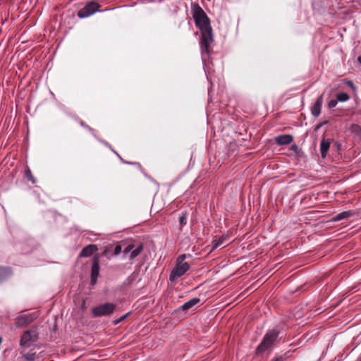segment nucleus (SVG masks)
<instances>
[{
  "label": "nucleus",
  "mask_w": 361,
  "mask_h": 361,
  "mask_svg": "<svg viewBox=\"0 0 361 361\" xmlns=\"http://www.w3.org/2000/svg\"><path fill=\"white\" fill-rule=\"evenodd\" d=\"M192 9L195 25L199 27L202 34L200 41L202 51L209 53V46L213 42V33L210 20L197 4H193Z\"/></svg>",
  "instance_id": "1"
},
{
  "label": "nucleus",
  "mask_w": 361,
  "mask_h": 361,
  "mask_svg": "<svg viewBox=\"0 0 361 361\" xmlns=\"http://www.w3.org/2000/svg\"><path fill=\"white\" fill-rule=\"evenodd\" d=\"M357 61H358L359 63H361V55L360 56H358Z\"/></svg>",
  "instance_id": "31"
},
{
  "label": "nucleus",
  "mask_w": 361,
  "mask_h": 361,
  "mask_svg": "<svg viewBox=\"0 0 361 361\" xmlns=\"http://www.w3.org/2000/svg\"><path fill=\"white\" fill-rule=\"evenodd\" d=\"M352 133H355L356 135L361 134V126L357 124H352L350 128Z\"/></svg>",
  "instance_id": "21"
},
{
  "label": "nucleus",
  "mask_w": 361,
  "mask_h": 361,
  "mask_svg": "<svg viewBox=\"0 0 361 361\" xmlns=\"http://www.w3.org/2000/svg\"><path fill=\"white\" fill-rule=\"evenodd\" d=\"M23 357L28 361H33L37 357V355H36L35 352L31 351V352L23 354Z\"/></svg>",
  "instance_id": "20"
},
{
  "label": "nucleus",
  "mask_w": 361,
  "mask_h": 361,
  "mask_svg": "<svg viewBox=\"0 0 361 361\" xmlns=\"http://www.w3.org/2000/svg\"><path fill=\"white\" fill-rule=\"evenodd\" d=\"M34 319L32 314H23L16 319L15 324L18 328H22L32 323Z\"/></svg>",
  "instance_id": "9"
},
{
  "label": "nucleus",
  "mask_w": 361,
  "mask_h": 361,
  "mask_svg": "<svg viewBox=\"0 0 361 361\" xmlns=\"http://www.w3.org/2000/svg\"><path fill=\"white\" fill-rule=\"evenodd\" d=\"M116 305L114 303H104L97 306L92 309V314L94 317H102L109 315L114 312L116 309Z\"/></svg>",
  "instance_id": "6"
},
{
  "label": "nucleus",
  "mask_w": 361,
  "mask_h": 361,
  "mask_svg": "<svg viewBox=\"0 0 361 361\" xmlns=\"http://www.w3.org/2000/svg\"><path fill=\"white\" fill-rule=\"evenodd\" d=\"M122 251V247L121 245H116L115 248H114V255H118V254H120Z\"/></svg>",
  "instance_id": "23"
},
{
  "label": "nucleus",
  "mask_w": 361,
  "mask_h": 361,
  "mask_svg": "<svg viewBox=\"0 0 361 361\" xmlns=\"http://www.w3.org/2000/svg\"><path fill=\"white\" fill-rule=\"evenodd\" d=\"M97 250V247L96 245H89L83 247L80 253V257H87L91 256L94 252Z\"/></svg>",
  "instance_id": "11"
},
{
  "label": "nucleus",
  "mask_w": 361,
  "mask_h": 361,
  "mask_svg": "<svg viewBox=\"0 0 361 361\" xmlns=\"http://www.w3.org/2000/svg\"><path fill=\"white\" fill-rule=\"evenodd\" d=\"M185 258L186 255L184 254L178 257L176 264L169 276V279L172 283H176L178 279L190 269V266L185 262Z\"/></svg>",
  "instance_id": "3"
},
{
  "label": "nucleus",
  "mask_w": 361,
  "mask_h": 361,
  "mask_svg": "<svg viewBox=\"0 0 361 361\" xmlns=\"http://www.w3.org/2000/svg\"><path fill=\"white\" fill-rule=\"evenodd\" d=\"M280 331L277 329L269 330L263 337L262 342L255 350L257 355H262L266 351H271L272 347L277 341Z\"/></svg>",
  "instance_id": "2"
},
{
  "label": "nucleus",
  "mask_w": 361,
  "mask_h": 361,
  "mask_svg": "<svg viewBox=\"0 0 361 361\" xmlns=\"http://www.w3.org/2000/svg\"><path fill=\"white\" fill-rule=\"evenodd\" d=\"M128 314H129V313H128V314H125V315H123V316L121 317L118 320H116V321H115V324H118L119 322H121L123 321V320L127 317V316H128Z\"/></svg>",
  "instance_id": "25"
},
{
  "label": "nucleus",
  "mask_w": 361,
  "mask_h": 361,
  "mask_svg": "<svg viewBox=\"0 0 361 361\" xmlns=\"http://www.w3.org/2000/svg\"><path fill=\"white\" fill-rule=\"evenodd\" d=\"M101 5L94 1L87 2L85 6L78 12V16L80 18H87L97 11H100Z\"/></svg>",
  "instance_id": "5"
},
{
  "label": "nucleus",
  "mask_w": 361,
  "mask_h": 361,
  "mask_svg": "<svg viewBox=\"0 0 361 361\" xmlns=\"http://www.w3.org/2000/svg\"><path fill=\"white\" fill-rule=\"evenodd\" d=\"M26 176L30 180H31L32 183H35V180L33 179L31 171L30 170L26 171Z\"/></svg>",
  "instance_id": "24"
},
{
  "label": "nucleus",
  "mask_w": 361,
  "mask_h": 361,
  "mask_svg": "<svg viewBox=\"0 0 361 361\" xmlns=\"http://www.w3.org/2000/svg\"><path fill=\"white\" fill-rule=\"evenodd\" d=\"M354 214V212L351 210L343 212L341 213L338 214L333 218V221H338L344 219H348L352 216Z\"/></svg>",
  "instance_id": "15"
},
{
  "label": "nucleus",
  "mask_w": 361,
  "mask_h": 361,
  "mask_svg": "<svg viewBox=\"0 0 361 361\" xmlns=\"http://www.w3.org/2000/svg\"><path fill=\"white\" fill-rule=\"evenodd\" d=\"M38 339V331L37 328L32 327L25 331L21 336L20 345L24 348L30 347L32 343L36 342Z\"/></svg>",
  "instance_id": "4"
},
{
  "label": "nucleus",
  "mask_w": 361,
  "mask_h": 361,
  "mask_svg": "<svg viewBox=\"0 0 361 361\" xmlns=\"http://www.w3.org/2000/svg\"><path fill=\"white\" fill-rule=\"evenodd\" d=\"M298 146L296 145H293L292 147H291V149L294 151H296L298 149Z\"/></svg>",
  "instance_id": "28"
},
{
  "label": "nucleus",
  "mask_w": 361,
  "mask_h": 361,
  "mask_svg": "<svg viewBox=\"0 0 361 361\" xmlns=\"http://www.w3.org/2000/svg\"><path fill=\"white\" fill-rule=\"evenodd\" d=\"M11 274L12 271L10 268L0 267V282L7 279Z\"/></svg>",
  "instance_id": "16"
},
{
  "label": "nucleus",
  "mask_w": 361,
  "mask_h": 361,
  "mask_svg": "<svg viewBox=\"0 0 361 361\" xmlns=\"http://www.w3.org/2000/svg\"><path fill=\"white\" fill-rule=\"evenodd\" d=\"M81 125H82V126H84L85 128H86L89 129L90 130L93 131V129H92L90 126H87V125H85L82 122H81Z\"/></svg>",
  "instance_id": "26"
},
{
  "label": "nucleus",
  "mask_w": 361,
  "mask_h": 361,
  "mask_svg": "<svg viewBox=\"0 0 361 361\" xmlns=\"http://www.w3.org/2000/svg\"><path fill=\"white\" fill-rule=\"evenodd\" d=\"M188 213L183 212L179 218L180 230L187 224Z\"/></svg>",
  "instance_id": "17"
},
{
  "label": "nucleus",
  "mask_w": 361,
  "mask_h": 361,
  "mask_svg": "<svg viewBox=\"0 0 361 361\" xmlns=\"http://www.w3.org/2000/svg\"><path fill=\"white\" fill-rule=\"evenodd\" d=\"M350 99V96L345 92H340L336 94V99L339 102H344Z\"/></svg>",
  "instance_id": "18"
},
{
  "label": "nucleus",
  "mask_w": 361,
  "mask_h": 361,
  "mask_svg": "<svg viewBox=\"0 0 361 361\" xmlns=\"http://www.w3.org/2000/svg\"><path fill=\"white\" fill-rule=\"evenodd\" d=\"M99 257L94 255L92 258V266L91 270V284L94 286L97 280L99 274Z\"/></svg>",
  "instance_id": "8"
},
{
  "label": "nucleus",
  "mask_w": 361,
  "mask_h": 361,
  "mask_svg": "<svg viewBox=\"0 0 361 361\" xmlns=\"http://www.w3.org/2000/svg\"><path fill=\"white\" fill-rule=\"evenodd\" d=\"M293 140V136L290 135H282L276 137L275 141L278 145H285L291 143Z\"/></svg>",
  "instance_id": "12"
},
{
  "label": "nucleus",
  "mask_w": 361,
  "mask_h": 361,
  "mask_svg": "<svg viewBox=\"0 0 361 361\" xmlns=\"http://www.w3.org/2000/svg\"><path fill=\"white\" fill-rule=\"evenodd\" d=\"M109 251V249H106V250L102 252V255L103 256H106V255H107V254H108Z\"/></svg>",
  "instance_id": "27"
},
{
  "label": "nucleus",
  "mask_w": 361,
  "mask_h": 361,
  "mask_svg": "<svg viewBox=\"0 0 361 361\" xmlns=\"http://www.w3.org/2000/svg\"><path fill=\"white\" fill-rule=\"evenodd\" d=\"M348 83L349 86H350L351 87H353V83L351 81H349Z\"/></svg>",
  "instance_id": "30"
},
{
  "label": "nucleus",
  "mask_w": 361,
  "mask_h": 361,
  "mask_svg": "<svg viewBox=\"0 0 361 361\" xmlns=\"http://www.w3.org/2000/svg\"><path fill=\"white\" fill-rule=\"evenodd\" d=\"M200 302V298H192L191 300H190L189 301L185 302L181 307H180V309L183 310V311H188V310H190V308H192V307H194L195 305H196L197 304H198L199 302Z\"/></svg>",
  "instance_id": "14"
},
{
  "label": "nucleus",
  "mask_w": 361,
  "mask_h": 361,
  "mask_svg": "<svg viewBox=\"0 0 361 361\" xmlns=\"http://www.w3.org/2000/svg\"><path fill=\"white\" fill-rule=\"evenodd\" d=\"M323 96L322 94L315 101L314 105L311 108V113L314 117H317L321 114L322 106L323 103Z\"/></svg>",
  "instance_id": "10"
},
{
  "label": "nucleus",
  "mask_w": 361,
  "mask_h": 361,
  "mask_svg": "<svg viewBox=\"0 0 361 361\" xmlns=\"http://www.w3.org/2000/svg\"><path fill=\"white\" fill-rule=\"evenodd\" d=\"M272 361H283V358L282 357H277V358L273 360Z\"/></svg>",
  "instance_id": "29"
},
{
  "label": "nucleus",
  "mask_w": 361,
  "mask_h": 361,
  "mask_svg": "<svg viewBox=\"0 0 361 361\" xmlns=\"http://www.w3.org/2000/svg\"><path fill=\"white\" fill-rule=\"evenodd\" d=\"M143 249L144 245L142 243H139L137 245H135V244H129L123 250V252L124 254L130 252V258L133 259L142 252Z\"/></svg>",
  "instance_id": "7"
},
{
  "label": "nucleus",
  "mask_w": 361,
  "mask_h": 361,
  "mask_svg": "<svg viewBox=\"0 0 361 361\" xmlns=\"http://www.w3.org/2000/svg\"><path fill=\"white\" fill-rule=\"evenodd\" d=\"M331 145L330 139L323 138L320 143V152L322 158H325Z\"/></svg>",
  "instance_id": "13"
},
{
  "label": "nucleus",
  "mask_w": 361,
  "mask_h": 361,
  "mask_svg": "<svg viewBox=\"0 0 361 361\" xmlns=\"http://www.w3.org/2000/svg\"><path fill=\"white\" fill-rule=\"evenodd\" d=\"M226 240V238L224 237V236H221L219 238L216 239V240H214L213 241V247L212 249H216L218 247L221 246L223 245V243H224Z\"/></svg>",
  "instance_id": "19"
},
{
  "label": "nucleus",
  "mask_w": 361,
  "mask_h": 361,
  "mask_svg": "<svg viewBox=\"0 0 361 361\" xmlns=\"http://www.w3.org/2000/svg\"><path fill=\"white\" fill-rule=\"evenodd\" d=\"M337 103H338V100L337 99H331V101H329V102L328 103V107L329 109H333L334 108L336 105H337Z\"/></svg>",
  "instance_id": "22"
}]
</instances>
